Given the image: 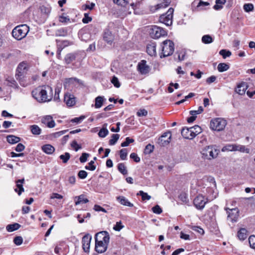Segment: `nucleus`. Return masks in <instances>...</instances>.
<instances>
[{"mask_svg": "<svg viewBox=\"0 0 255 255\" xmlns=\"http://www.w3.org/2000/svg\"><path fill=\"white\" fill-rule=\"evenodd\" d=\"M24 182V179H19L15 181L16 188L14 189V191L17 193L18 195H20L21 193L24 192V190L23 187V184Z\"/></svg>", "mask_w": 255, "mask_h": 255, "instance_id": "19", "label": "nucleus"}, {"mask_svg": "<svg viewBox=\"0 0 255 255\" xmlns=\"http://www.w3.org/2000/svg\"><path fill=\"white\" fill-rule=\"evenodd\" d=\"M137 69L141 75H146L151 70L150 67L146 64L145 60H142L138 64Z\"/></svg>", "mask_w": 255, "mask_h": 255, "instance_id": "12", "label": "nucleus"}, {"mask_svg": "<svg viewBox=\"0 0 255 255\" xmlns=\"http://www.w3.org/2000/svg\"><path fill=\"white\" fill-rule=\"evenodd\" d=\"M206 203L204 197L201 195L197 196L194 200V204L198 209H203Z\"/></svg>", "mask_w": 255, "mask_h": 255, "instance_id": "14", "label": "nucleus"}, {"mask_svg": "<svg viewBox=\"0 0 255 255\" xmlns=\"http://www.w3.org/2000/svg\"><path fill=\"white\" fill-rule=\"evenodd\" d=\"M92 237L89 234L85 235L82 238V248L85 252H89Z\"/></svg>", "mask_w": 255, "mask_h": 255, "instance_id": "15", "label": "nucleus"}, {"mask_svg": "<svg viewBox=\"0 0 255 255\" xmlns=\"http://www.w3.org/2000/svg\"><path fill=\"white\" fill-rule=\"evenodd\" d=\"M109 133V131L107 128H103L100 129L98 133V135L100 137H105Z\"/></svg>", "mask_w": 255, "mask_h": 255, "instance_id": "43", "label": "nucleus"}, {"mask_svg": "<svg viewBox=\"0 0 255 255\" xmlns=\"http://www.w3.org/2000/svg\"><path fill=\"white\" fill-rule=\"evenodd\" d=\"M219 150L213 145L207 146L204 147L201 153L204 159L211 160L217 157Z\"/></svg>", "mask_w": 255, "mask_h": 255, "instance_id": "5", "label": "nucleus"}, {"mask_svg": "<svg viewBox=\"0 0 255 255\" xmlns=\"http://www.w3.org/2000/svg\"><path fill=\"white\" fill-rule=\"evenodd\" d=\"M117 200L118 202H119L122 205L128 206V207H133V205L128 200L126 199L124 196H120L117 197Z\"/></svg>", "mask_w": 255, "mask_h": 255, "instance_id": "22", "label": "nucleus"}, {"mask_svg": "<svg viewBox=\"0 0 255 255\" xmlns=\"http://www.w3.org/2000/svg\"><path fill=\"white\" fill-rule=\"evenodd\" d=\"M114 2L122 6H126L128 4L127 0H114Z\"/></svg>", "mask_w": 255, "mask_h": 255, "instance_id": "46", "label": "nucleus"}, {"mask_svg": "<svg viewBox=\"0 0 255 255\" xmlns=\"http://www.w3.org/2000/svg\"><path fill=\"white\" fill-rule=\"evenodd\" d=\"M236 149H237L236 144H228L222 148V151L223 152L227 151H236Z\"/></svg>", "mask_w": 255, "mask_h": 255, "instance_id": "30", "label": "nucleus"}, {"mask_svg": "<svg viewBox=\"0 0 255 255\" xmlns=\"http://www.w3.org/2000/svg\"><path fill=\"white\" fill-rule=\"evenodd\" d=\"M147 53L150 56H154L156 54V45L154 43L147 45L146 47Z\"/></svg>", "mask_w": 255, "mask_h": 255, "instance_id": "24", "label": "nucleus"}, {"mask_svg": "<svg viewBox=\"0 0 255 255\" xmlns=\"http://www.w3.org/2000/svg\"><path fill=\"white\" fill-rule=\"evenodd\" d=\"M171 138V133L170 131L164 133L158 139V143L163 146L169 144Z\"/></svg>", "mask_w": 255, "mask_h": 255, "instance_id": "13", "label": "nucleus"}, {"mask_svg": "<svg viewBox=\"0 0 255 255\" xmlns=\"http://www.w3.org/2000/svg\"><path fill=\"white\" fill-rule=\"evenodd\" d=\"M76 59V55L74 53L67 54L64 58L66 64H69Z\"/></svg>", "mask_w": 255, "mask_h": 255, "instance_id": "29", "label": "nucleus"}, {"mask_svg": "<svg viewBox=\"0 0 255 255\" xmlns=\"http://www.w3.org/2000/svg\"><path fill=\"white\" fill-rule=\"evenodd\" d=\"M150 36L153 38H159L167 34L166 31L162 28L154 25L149 31Z\"/></svg>", "mask_w": 255, "mask_h": 255, "instance_id": "10", "label": "nucleus"}, {"mask_svg": "<svg viewBox=\"0 0 255 255\" xmlns=\"http://www.w3.org/2000/svg\"><path fill=\"white\" fill-rule=\"evenodd\" d=\"M90 154L87 153H83L80 156L79 160L81 163H84L87 160L88 157H89Z\"/></svg>", "mask_w": 255, "mask_h": 255, "instance_id": "50", "label": "nucleus"}, {"mask_svg": "<svg viewBox=\"0 0 255 255\" xmlns=\"http://www.w3.org/2000/svg\"><path fill=\"white\" fill-rule=\"evenodd\" d=\"M201 132V128L198 125H195L189 128H183L181 130V134L185 138L192 139Z\"/></svg>", "mask_w": 255, "mask_h": 255, "instance_id": "3", "label": "nucleus"}, {"mask_svg": "<svg viewBox=\"0 0 255 255\" xmlns=\"http://www.w3.org/2000/svg\"><path fill=\"white\" fill-rule=\"evenodd\" d=\"M152 210L153 213L157 214H159L162 212V209L158 205H156L152 208Z\"/></svg>", "mask_w": 255, "mask_h": 255, "instance_id": "56", "label": "nucleus"}, {"mask_svg": "<svg viewBox=\"0 0 255 255\" xmlns=\"http://www.w3.org/2000/svg\"><path fill=\"white\" fill-rule=\"evenodd\" d=\"M162 53L160 57H165L172 55L174 51V43L170 40H166L162 43Z\"/></svg>", "mask_w": 255, "mask_h": 255, "instance_id": "6", "label": "nucleus"}, {"mask_svg": "<svg viewBox=\"0 0 255 255\" xmlns=\"http://www.w3.org/2000/svg\"><path fill=\"white\" fill-rule=\"evenodd\" d=\"M30 130L33 134L39 135L41 133L40 128L37 125H34L30 126Z\"/></svg>", "mask_w": 255, "mask_h": 255, "instance_id": "33", "label": "nucleus"}, {"mask_svg": "<svg viewBox=\"0 0 255 255\" xmlns=\"http://www.w3.org/2000/svg\"><path fill=\"white\" fill-rule=\"evenodd\" d=\"M174 9L170 7L164 14H162L159 17V20L160 22L165 24L167 26L172 25L173 22V15Z\"/></svg>", "mask_w": 255, "mask_h": 255, "instance_id": "8", "label": "nucleus"}, {"mask_svg": "<svg viewBox=\"0 0 255 255\" xmlns=\"http://www.w3.org/2000/svg\"><path fill=\"white\" fill-rule=\"evenodd\" d=\"M124 228V226L122 225L121 222H118L116 225L114 227L113 229L115 231H120L122 229Z\"/></svg>", "mask_w": 255, "mask_h": 255, "instance_id": "57", "label": "nucleus"}, {"mask_svg": "<svg viewBox=\"0 0 255 255\" xmlns=\"http://www.w3.org/2000/svg\"><path fill=\"white\" fill-rule=\"evenodd\" d=\"M153 149H154V146L150 144H148L145 146L144 152L145 154H148L151 153L153 151Z\"/></svg>", "mask_w": 255, "mask_h": 255, "instance_id": "45", "label": "nucleus"}, {"mask_svg": "<svg viewBox=\"0 0 255 255\" xmlns=\"http://www.w3.org/2000/svg\"><path fill=\"white\" fill-rule=\"evenodd\" d=\"M75 82H77L78 83H79V80L75 78H71L67 79L66 80V82L64 84V86H66V85L67 84H73Z\"/></svg>", "mask_w": 255, "mask_h": 255, "instance_id": "55", "label": "nucleus"}, {"mask_svg": "<svg viewBox=\"0 0 255 255\" xmlns=\"http://www.w3.org/2000/svg\"><path fill=\"white\" fill-rule=\"evenodd\" d=\"M225 210L228 214V220L232 222H237L239 216V210L238 209L236 208L230 209L229 208H226Z\"/></svg>", "mask_w": 255, "mask_h": 255, "instance_id": "11", "label": "nucleus"}, {"mask_svg": "<svg viewBox=\"0 0 255 255\" xmlns=\"http://www.w3.org/2000/svg\"><path fill=\"white\" fill-rule=\"evenodd\" d=\"M6 139L7 142L11 144L17 143L20 140V138L19 137L13 135L7 136Z\"/></svg>", "mask_w": 255, "mask_h": 255, "instance_id": "26", "label": "nucleus"}, {"mask_svg": "<svg viewBox=\"0 0 255 255\" xmlns=\"http://www.w3.org/2000/svg\"><path fill=\"white\" fill-rule=\"evenodd\" d=\"M64 101L68 107H72L76 104L75 97L69 93L65 94Z\"/></svg>", "mask_w": 255, "mask_h": 255, "instance_id": "16", "label": "nucleus"}, {"mask_svg": "<svg viewBox=\"0 0 255 255\" xmlns=\"http://www.w3.org/2000/svg\"><path fill=\"white\" fill-rule=\"evenodd\" d=\"M6 84L12 87H17V84L16 81L12 78L11 77H9L6 80Z\"/></svg>", "mask_w": 255, "mask_h": 255, "instance_id": "42", "label": "nucleus"}, {"mask_svg": "<svg viewBox=\"0 0 255 255\" xmlns=\"http://www.w3.org/2000/svg\"><path fill=\"white\" fill-rule=\"evenodd\" d=\"M71 146L74 148L76 151H77L79 149L82 148L81 146L79 145L76 140H73L71 144Z\"/></svg>", "mask_w": 255, "mask_h": 255, "instance_id": "54", "label": "nucleus"}, {"mask_svg": "<svg viewBox=\"0 0 255 255\" xmlns=\"http://www.w3.org/2000/svg\"><path fill=\"white\" fill-rule=\"evenodd\" d=\"M110 236L107 231H102L95 235V250L98 253H103L107 249Z\"/></svg>", "mask_w": 255, "mask_h": 255, "instance_id": "2", "label": "nucleus"}, {"mask_svg": "<svg viewBox=\"0 0 255 255\" xmlns=\"http://www.w3.org/2000/svg\"><path fill=\"white\" fill-rule=\"evenodd\" d=\"M137 196H141L143 201L149 200L151 199V196L143 191H139L136 194Z\"/></svg>", "mask_w": 255, "mask_h": 255, "instance_id": "36", "label": "nucleus"}, {"mask_svg": "<svg viewBox=\"0 0 255 255\" xmlns=\"http://www.w3.org/2000/svg\"><path fill=\"white\" fill-rule=\"evenodd\" d=\"M13 242L16 245L19 246L22 243L23 239L20 236L16 237L14 238Z\"/></svg>", "mask_w": 255, "mask_h": 255, "instance_id": "51", "label": "nucleus"}, {"mask_svg": "<svg viewBox=\"0 0 255 255\" xmlns=\"http://www.w3.org/2000/svg\"><path fill=\"white\" fill-rule=\"evenodd\" d=\"M41 148L43 152L48 154H51L55 151V148L52 145L49 144L43 145Z\"/></svg>", "mask_w": 255, "mask_h": 255, "instance_id": "23", "label": "nucleus"}, {"mask_svg": "<svg viewBox=\"0 0 255 255\" xmlns=\"http://www.w3.org/2000/svg\"><path fill=\"white\" fill-rule=\"evenodd\" d=\"M25 146L22 143H18L15 147V150L17 152H21L24 150Z\"/></svg>", "mask_w": 255, "mask_h": 255, "instance_id": "64", "label": "nucleus"}, {"mask_svg": "<svg viewBox=\"0 0 255 255\" xmlns=\"http://www.w3.org/2000/svg\"><path fill=\"white\" fill-rule=\"evenodd\" d=\"M29 31V27L26 24L16 26L12 31V36L17 40L25 37Z\"/></svg>", "mask_w": 255, "mask_h": 255, "instance_id": "4", "label": "nucleus"}, {"mask_svg": "<svg viewBox=\"0 0 255 255\" xmlns=\"http://www.w3.org/2000/svg\"><path fill=\"white\" fill-rule=\"evenodd\" d=\"M67 34V31L65 28H61L56 31L55 35L56 36H65Z\"/></svg>", "mask_w": 255, "mask_h": 255, "instance_id": "40", "label": "nucleus"}, {"mask_svg": "<svg viewBox=\"0 0 255 255\" xmlns=\"http://www.w3.org/2000/svg\"><path fill=\"white\" fill-rule=\"evenodd\" d=\"M192 230L197 233H198L199 234H200V235H203L204 233V230L199 227H198V226H194L192 228Z\"/></svg>", "mask_w": 255, "mask_h": 255, "instance_id": "58", "label": "nucleus"}, {"mask_svg": "<svg viewBox=\"0 0 255 255\" xmlns=\"http://www.w3.org/2000/svg\"><path fill=\"white\" fill-rule=\"evenodd\" d=\"M29 68V65L26 62L23 61L20 63L18 65L15 74L16 79L21 80L27 73Z\"/></svg>", "mask_w": 255, "mask_h": 255, "instance_id": "9", "label": "nucleus"}, {"mask_svg": "<svg viewBox=\"0 0 255 255\" xmlns=\"http://www.w3.org/2000/svg\"><path fill=\"white\" fill-rule=\"evenodd\" d=\"M134 142V139L132 138H130L128 137L126 138L125 141L123 142L121 144V146L122 147H126L128 146L130 143Z\"/></svg>", "mask_w": 255, "mask_h": 255, "instance_id": "48", "label": "nucleus"}, {"mask_svg": "<svg viewBox=\"0 0 255 255\" xmlns=\"http://www.w3.org/2000/svg\"><path fill=\"white\" fill-rule=\"evenodd\" d=\"M238 236L240 240H244L247 237V230L244 228L240 229L238 233Z\"/></svg>", "mask_w": 255, "mask_h": 255, "instance_id": "31", "label": "nucleus"}, {"mask_svg": "<svg viewBox=\"0 0 255 255\" xmlns=\"http://www.w3.org/2000/svg\"><path fill=\"white\" fill-rule=\"evenodd\" d=\"M230 68L229 65L225 63H219L217 66V69L220 72L227 71Z\"/></svg>", "mask_w": 255, "mask_h": 255, "instance_id": "28", "label": "nucleus"}, {"mask_svg": "<svg viewBox=\"0 0 255 255\" xmlns=\"http://www.w3.org/2000/svg\"><path fill=\"white\" fill-rule=\"evenodd\" d=\"M111 81L115 87L119 88L121 86V83H120L119 79L117 77L113 76Z\"/></svg>", "mask_w": 255, "mask_h": 255, "instance_id": "44", "label": "nucleus"}, {"mask_svg": "<svg viewBox=\"0 0 255 255\" xmlns=\"http://www.w3.org/2000/svg\"><path fill=\"white\" fill-rule=\"evenodd\" d=\"M50 198L61 199L63 198V196L56 193H53L50 196Z\"/></svg>", "mask_w": 255, "mask_h": 255, "instance_id": "63", "label": "nucleus"}, {"mask_svg": "<svg viewBox=\"0 0 255 255\" xmlns=\"http://www.w3.org/2000/svg\"><path fill=\"white\" fill-rule=\"evenodd\" d=\"M75 200V205H78L80 204L87 203L89 202V200L87 198H85L84 194H81L78 196H76L74 198Z\"/></svg>", "mask_w": 255, "mask_h": 255, "instance_id": "21", "label": "nucleus"}, {"mask_svg": "<svg viewBox=\"0 0 255 255\" xmlns=\"http://www.w3.org/2000/svg\"><path fill=\"white\" fill-rule=\"evenodd\" d=\"M236 151H240L242 152H245V153H249L250 149L248 148H246L245 145H240V144H236Z\"/></svg>", "mask_w": 255, "mask_h": 255, "instance_id": "37", "label": "nucleus"}, {"mask_svg": "<svg viewBox=\"0 0 255 255\" xmlns=\"http://www.w3.org/2000/svg\"><path fill=\"white\" fill-rule=\"evenodd\" d=\"M158 3L154 6V9L151 10L153 12L161 8L166 7L169 5L171 0H156Z\"/></svg>", "mask_w": 255, "mask_h": 255, "instance_id": "20", "label": "nucleus"}, {"mask_svg": "<svg viewBox=\"0 0 255 255\" xmlns=\"http://www.w3.org/2000/svg\"><path fill=\"white\" fill-rule=\"evenodd\" d=\"M104 98L103 97L98 96L95 99V107L96 108H101L103 104Z\"/></svg>", "mask_w": 255, "mask_h": 255, "instance_id": "32", "label": "nucleus"}, {"mask_svg": "<svg viewBox=\"0 0 255 255\" xmlns=\"http://www.w3.org/2000/svg\"><path fill=\"white\" fill-rule=\"evenodd\" d=\"M227 125V122L223 118H216L213 119L210 122V128L211 129L217 131L223 130Z\"/></svg>", "mask_w": 255, "mask_h": 255, "instance_id": "7", "label": "nucleus"}, {"mask_svg": "<svg viewBox=\"0 0 255 255\" xmlns=\"http://www.w3.org/2000/svg\"><path fill=\"white\" fill-rule=\"evenodd\" d=\"M92 20V18L89 17L87 13L84 14V17L82 19V21L84 23H88Z\"/></svg>", "mask_w": 255, "mask_h": 255, "instance_id": "62", "label": "nucleus"}, {"mask_svg": "<svg viewBox=\"0 0 255 255\" xmlns=\"http://www.w3.org/2000/svg\"><path fill=\"white\" fill-rule=\"evenodd\" d=\"M32 97L39 102L50 101L53 97V90L51 87H38L32 92Z\"/></svg>", "mask_w": 255, "mask_h": 255, "instance_id": "1", "label": "nucleus"}, {"mask_svg": "<svg viewBox=\"0 0 255 255\" xmlns=\"http://www.w3.org/2000/svg\"><path fill=\"white\" fill-rule=\"evenodd\" d=\"M118 169L119 171L123 175H126L128 174V171L126 169V167L124 163H119L118 166Z\"/></svg>", "mask_w": 255, "mask_h": 255, "instance_id": "35", "label": "nucleus"}, {"mask_svg": "<svg viewBox=\"0 0 255 255\" xmlns=\"http://www.w3.org/2000/svg\"><path fill=\"white\" fill-rule=\"evenodd\" d=\"M42 123L46 125L48 128H52L55 127V124L53 118L49 115L43 117L41 119Z\"/></svg>", "mask_w": 255, "mask_h": 255, "instance_id": "17", "label": "nucleus"}, {"mask_svg": "<svg viewBox=\"0 0 255 255\" xmlns=\"http://www.w3.org/2000/svg\"><path fill=\"white\" fill-rule=\"evenodd\" d=\"M85 119V117L83 116H80L78 118H75L74 119H73L71 120V122L72 123H76L77 124L80 123L82 120H83Z\"/></svg>", "mask_w": 255, "mask_h": 255, "instance_id": "59", "label": "nucleus"}, {"mask_svg": "<svg viewBox=\"0 0 255 255\" xmlns=\"http://www.w3.org/2000/svg\"><path fill=\"white\" fill-rule=\"evenodd\" d=\"M244 9L246 12L252 11L254 9V5L252 3H246L244 5Z\"/></svg>", "mask_w": 255, "mask_h": 255, "instance_id": "47", "label": "nucleus"}, {"mask_svg": "<svg viewBox=\"0 0 255 255\" xmlns=\"http://www.w3.org/2000/svg\"><path fill=\"white\" fill-rule=\"evenodd\" d=\"M127 151L126 149H122L120 150V157L122 160H125L127 156Z\"/></svg>", "mask_w": 255, "mask_h": 255, "instance_id": "53", "label": "nucleus"}, {"mask_svg": "<svg viewBox=\"0 0 255 255\" xmlns=\"http://www.w3.org/2000/svg\"><path fill=\"white\" fill-rule=\"evenodd\" d=\"M94 161L91 160L88 164V165H86L85 168L87 170L94 171L96 169V166L94 165Z\"/></svg>", "mask_w": 255, "mask_h": 255, "instance_id": "49", "label": "nucleus"}, {"mask_svg": "<svg viewBox=\"0 0 255 255\" xmlns=\"http://www.w3.org/2000/svg\"><path fill=\"white\" fill-rule=\"evenodd\" d=\"M219 54L222 55L224 59H226L227 57H230L232 55V53L229 50L222 49L220 51Z\"/></svg>", "mask_w": 255, "mask_h": 255, "instance_id": "39", "label": "nucleus"}, {"mask_svg": "<svg viewBox=\"0 0 255 255\" xmlns=\"http://www.w3.org/2000/svg\"><path fill=\"white\" fill-rule=\"evenodd\" d=\"M248 88L247 83L246 82H242L238 85L236 88L235 91L240 95H243L245 94L247 89Z\"/></svg>", "mask_w": 255, "mask_h": 255, "instance_id": "18", "label": "nucleus"}, {"mask_svg": "<svg viewBox=\"0 0 255 255\" xmlns=\"http://www.w3.org/2000/svg\"><path fill=\"white\" fill-rule=\"evenodd\" d=\"M20 225L18 223H14L8 225L6 227V230L9 232H12L18 230L20 227Z\"/></svg>", "mask_w": 255, "mask_h": 255, "instance_id": "27", "label": "nucleus"}, {"mask_svg": "<svg viewBox=\"0 0 255 255\" xmlns=\"http://www.w3.org/2000/svg\"><path fill=\"white\" fill-rule=\"evenodd\" d=\"M119 137V134H113L112 136V138L109 140V144L112 145L115 144Z\"/></svg>", "mask_w": 255, "mask_h": 255, "instance_id": "41", "label": "nucleus"}, {"mask_svg": "<svg viewBox=\"0 0 255 255\" xmlns=\"http://www.w3.org/2000/svg\"><path fill=\"white\" fill-rule=\"evenodd\" d=\"M130 157L133 159V160L136 162H139L140 160V158L135 153H131L130 155Z\"/></svg>", "mask_w": 255, "mask_h": 255, "instance_id": "61", "label": "nucleus"}, {"mask_svg": "<svg viewBox=\"0 0 255 255\" xmlns=\"http://www.w3.org/2000/svg\"><path fill=\"white\" fill-rule=\"evenodd\" d=\"M87 172L85 170H80L78 173V176L80 179H85L87 176Z\"/></svg>", "mask_w": 255, "mask_h": 255, "instance_id": "52", "label": "nucleus"}, {"mask_svg": "<svg viewBox=\"0 0 255 255\" xmlns=\"http://www.w3.org/2000/svg\"><path fill=\"white\" fill-rule=\"evenodd\" d=\"M138 117L146 116L147 115V111L145 109H141L137 112Z\"/></svg>", "mask_w": 255, "mask_h": 255, "instance_id": "60", "label": "nucleus"}, {"mask_svg": "<svg viewBox=\"0 0 255 255\" xmlns=\"http://www.w3.org/2000/svg\"><path fill=\"white\" fill-rule=\"evenodd\" d=\"M71 156L69 153L65 152L64 154L60 155L59 158L62 160L63 163H66L69 160Z\"/></svg>", "mask_w": 255, "mask_h": 255, "instance_id": "38", "label": "nucleus"}, {"mask_svg": "<svg viewBox=\"0 0 255 255\" xmlns=\"http://www.w3.org/2000/svg\"><path fill=\"white\" fill-rule=\"evenodd\" d=\"M104 39L108 44H111L114 40V37L111 32L110 31L105 32L104 34Z\"/></svg>", "mask_w": 255, "mask_h": 255, "instance_id": "25", "label": "nucleus"}, {"mask_svg": "<svg viewBox=\"0 0 255 255\" xmlns=\"http://www.w3.org/2000/svg\"><path fill=\"white\" fill-rule=\"evenodd\" d=\"M202 41L205 44H210L213 41V40L210 35H205L202 37Z\"/></svg>", "mask_w": 255, "mask_h": 255, "instance_id": "34", "label": "nucleus"}]
</instances>
